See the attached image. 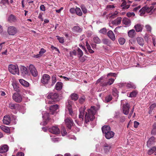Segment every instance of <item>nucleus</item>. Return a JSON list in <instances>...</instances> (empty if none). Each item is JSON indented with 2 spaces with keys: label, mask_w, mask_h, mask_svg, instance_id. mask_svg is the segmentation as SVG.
Instances as JSON below:
<instances>
[{
  "label": "nucleus",
  "mask_w": 156,
  "mask_h": 156,
  "mask_svg": "<svg viewBox=\"0 0 156 156\" xmlns=\"http://www.w3.org/2000/svg\"><path fill=\"white\" fill-rule=\"evenodd\" d=\"M95 107L91 106L90 109L88 110V112L86 113L85 115V122L87 123L89 121H92L95 119L94 115L95 111Z\"/></svg>",
  "instance_id": "1"
},
{
  "label": "nucleus",
  "mask_w": 156,
  "mask_h": 156,
  "mask_svg": "<svg viewBox=\"0 0 156 156\" xmlns=\"http://www.w3.org/2000/svg\"><path fill=\"white\" fill-rule=\"evenodd\" d=\"M59 97L58 94V93L54 92H51L48 94L47 98L48 99H51V100H49L48 101V104H53L55 101H57Z\"/></svg>",
  "instance_id": "2"
},
{
  "label": "nucleus",
  "mask_w": 156,
  "mask_h": 156,
  "mask_svg": "<svg viewBox=\"0 0 156 156\" xmlns=\"http://www.w3.org/2000/svg\"><path fill=\"white\" fill-rule=\"evenodd\" d=\"M154 8V6L153 5L151 6L150 7L147 6L144 7L140 10V15L143 16L146 12L147 13L151 12V13H153V10Z\"/></svg>",
  "instance_id": "3"
},
{
  "label": "nucleus",
  "mask_w": 156,
  "mask_h": 156,
  "mask_svg": "<svg viewBox=\"0 0 156 156\" xmlns=\"http://www.w3.org/2000/svg\"><path fill=\"white\" fill-rule=\"evenodd\" d=\"M29 69L31 74L33 76L35 77L37 76L38 75V72L33 65L32 64L30 65L29 66Z\"/></svg>",
  "instance_id": "4"
},
{
  "label": "nucleus",
  "mask_w": 156,
  "mask_h": 156,
  "mask_svg": "<svg viewBox=\"0 0 156 156\" xmlns=\"http://www.w3.org/2000/svg\"><path fill=\"white\" fill-rule=\"evenodd\" d=\"M10 73L13 75L19 74V68L17 65L10 64Z\"/></svg>",
  "instance_id": "5"
},
{
  "label": "nucleus",
  "mask_w": 156,
  "mask_h": 156,
  "mask_svg": "<svg viewBox=\"0 0 156 156\" xmlns=\"http://www.w3.org/2000/svg\"><path fill=\"white\" fill-rule=\"evenodd\" d=\"M50 79V76L48 74H44L41 79V83L44 85L47 84Z\"/></svg>",
  "instance_id": "6"
},
{
  "label": "nucleus",
  "mask_w": 156,
  "mask_h": 156,
  "mask_svg": "<svg viewBox=\"0 0 156 156\" xmlns=\"http://www.w3.org/2000/svg\"><path fill=\"white\" fill-rule=\"evenodd\" d=\"M49 131L54 134H58L60 133L59 129L57 126H53L48 128Z\"/></svg>",
  "instance_id": "7"
},
{
  "label": "nucleus",
  "mask_w": 156,
  "mask_h": 156,
  "mask_svg": "<svg viewBox=\"0 0 156 156\" xmlns=\"http://www.w3.org/2000/svg\"><path fill=\"white\" fill-rule=\"evenodd\" d=\"M12 98L14 101L17 103L21 102L22 100L21 95L18 92L15 93L13 94Z\"/></svg>",
  "instance_id": "8"
},
{
  "label": "nucleus",
  "mask_w": 156,
  "mask_h": 156,
  "mask_svg": "<svg viewBox=\"0 0 156 156\" xmlns=\"http://www.w3.org/2000/svg\"><path fill=\"white\" fill-rule=\"evenodd\" d=\"M130 108V105L128 103H126L123 104L122 106L123 113L125 115L128 114Z\"/></svg>",
  "instance_id": "9"
},
{
  "label": "nucleus",
  "mask_w": 156,
  "mask_h": 156,
  "mask_svg": "<svg viewBox=\"0 0 156 156\" xmlns=\"http://www.w3.org/2000/svg\"><path fill=\"white\" fill-rule=\"evenodd\" d=\"M65 122L67 127L69 129H71L72 126H73L74 124L72 119L70 118H68L65 120Z\"/></svg>",
  "instance_id": "10"
},
{
  "label": "nucleus",
  "mask_w": 156,
  "mask_h": 156,
  "mask_svg": "<svg viewBox=\"0 0 156 156\" xmlns=\"http://www.w3.org/2000/svg\"><path fill=\"white\" fill-rule=\"evenodd\" d=\"M114 80L113 79H109L107 81H103V83H101L100 86L102 87H105L108 85H111L113 83Z\"/></svg>",
  "instance_id": "11"
},
{
  "label": "nucleus",
  "mask_w": 156,
  "mask_h": 156,
  "mask_svg": "<svg viewBox=\"0 0 156 156\" xmlns=\"http://www.w3.org/2000/svg\"><path fill=\"white\" fill-rule=\"evenodd\" d=\"M12 79L13 80L12 81V85L14 90L16 92H18L20 90L19 84L16 83V79L15 78L12 77Z\"/></svg>",
  "instance_id": "12"
},
{
  "label": "nucleus",
  "mask_w": 156,
  "mask_h": 156,
  "mask_svg": "<svg viewBox=\"0 0 156 156\" xmlns=\"http://www.w3.org/2000/svg\"><path fill=\"white\" fill-rule=\"evenodd\" d=\"M58 108V106L57 105H55L50 106L49 107L50 114L54 115L56 112V110Z\"/></svg>",
  "instance_id": "13"
},
{
  "label": "nucleus",
  "mask_w": 156,
  "mask_h": 156,
  "mask_svg": "<svg viewBox=\"0 0 156 156\" xmlns=\"http://www.w3.org/2000/svg\"><path fill=\"white\" fill-rule=\"evenodd\" d=\"M105 138L107 139H109L113 137L115 133L112 131H110L104 134Z\"/></svg>",
  "instance_id": "14"
},
{
  "label": "nucleus",
  "mask_w": 156,
  "mask_h": 156,
  "mask_svg": "<svg viewBox=\"0 0 156 156\" xmlns=\"http://www.w3.org/2000/svg\"><path fill=\"white\" fill-rule=\"evenodd\" d=\"M107 35L108 37L112 41H114L115 39V36L111 30H110L107 32Z\"/></svg>",
  "instance_id": "15"
},
{
  "label": "nucleus",
  "mask_w": 156,
  "mask_h": 156,
  "mask_svg": "<svg viewBox=\"0 0 156 156\" xmlns=\"http://www.w3.org/2000/svg\"><path fill=\"white\" fill-rule=\"evenodd\" d=\"M9 147L6 145H4L0 147V153H2L6 152L9 150Z\"/></svg>",
  "instance_id": "16"
},
{
  "label": "nucleus",
  "mask_w": 156,
  "mask_h": 156,
  "mask_svg": "<svg viewBox=\"0 0 156 156\" xmlns=\"http://www.w3.org/2000/svg\"><path fill=\"white\" fill-rule=\"evenodd\" d=\"M102 133L103 134L111 131V128L109 126L105 125L103 126L101 128Z\"/></svg>",
  "instance_id": "17"
},
{
  "label": "nucleus",
  "mask_w": 156,
  "mask_h": 156,
  "mask_svg": "<svg viewBox=\"0 0 156 156\" xmlns=\"http://www.w3.org/2000/svg\"><path fill=\"white\" fill-rule=\"evenodd\" d=\"M136 41L138 44L141 46L143 47L144 44V39L141 37H138L136 38Z\"/></svg>",
  "instance_id": "18"
},
{
  "label": "nucleus",
  "mask_w": 156,
  "mask_h": 156,
  "mask_svg": "<svg viewBox=\"0 0 156 156\" xmlns=\"http://www.w3.org/2000/svg\"><path fill=\"white\" fill-rule=\"evenodd\" d=\"M143 25L140 24H138L135 25L134 28L137 32H140L142 31Z\"/></svg>",
  "instance_id": "19"
},
{
  "label": "nucleus",
  "mask_w": 156,
  "mask_h": 156,
  "mask_svg": "<svg viewBox=\"0 0 156 156\" xmlns=\"http://www.w3.org/2000/svg\"><path fill=\"white\" fill-rule=\"evenodd\" d=\"M3 122V123L6 125H9L10 123V116L5 115L4 116Z\"/></svg>",
  "instance_id": "20"
},
{
  "label": "nucleus",
  "mask_w": 156,
  "mask_h": 156,
  "mask_svg": "<svg viewBox=\"0 0 156 156\" xmlns=\"http://www.w3.org/2000/svg\"><path fill=\"white\" fill-rule=\"evenodd\" d=\"M111 148V146L107 144H105L103 147V149L105 153H107L110 151Z\"/></svg>",
  "instance_id": "21"
},
{
  "label": "nucleus",
  "mask_w": 156,
  "mask_h": 156,
  "mask_svg": "<svg viewBox=\"0 0 156 156\" xmlns=\"http://www.w3.org/2000/svg\"><path fill=\"white\" fill-rule=\"evenodd\" d=\"M19 81L22 85L25 87H28L29 86V83L23 79H20Z\"/></svg>",
  "instance_id": "22"
},
{
  "label": "nucleus",
  "mask_w": 156,
  "mask_h": 156,
  "mask_svg": "<svg viewBox=\"0 0 156 156\" xmlns=\"http://www.w3.org/2000/svg\"><path fill=\"white\" fill-rule=\"evenodd\" d=\"M21 72L23 76H24L28 73V71L26 67L22 66L20 68Z\"/></svg>",
  "instance_id": "23"
},
{
  "label": "nucleus",
  "mask_w": 156,
  "mask_h": 156,
  "mask_svg": "<svg viewBox=\"0 0 156 156\" xmlns=\"http://www.w3.org/2000/svg\"><path fill=\"white\" fill-rule=\"evenodd\" d=\"M122 19V18L121 17H118L112 22V23L116 25H119L121 23Z\"/></svg>",
  "instance_id": "24"
},
{
  "label": "nucleus",
  "mask_w": 156,
  "mask_h": 156,
  "mask_svg": "<svg viewBox=\"0 0 156 156\" xmlns=\"http://www.w3.org/2000/svg\"><path fill=\"white\" fill-rule=\"evenodd\" d=\"M155 140V138L154 136H151L147 141V145L148 147H150L153 144Z\"/></svg>",
  "instance_id": "25"
},
{
  "label": "nucleus",
  "mask_w": 156,
  "mask_h": 156,
  "mask_svg": "<svg viewBox=\"0 0 156 156\" xmlns=\"http://www.w3.org/2000/svg\"><path fill=\"white\" fill-rule=\"evenodd\" d=\"M0 127L1 129L5 132L6 133H10V128L9 127L2 125L0 126Z\"/></svg>",
  "instance_id": "26"
},
{
  "label": "nucleus",
  "mask_w": 156,
  "mask_h": 156,
  "mask_svg": "<svg viewBox=\"0 0 156 156\" xmlns=\"http://www.w3.org/2000/svg\"><path fill=\"white\" fill-rule=\"evenodd\" d=\"M122 23L123 24L128 26L130 25L131 21L129 19L125 17L122 20Z\"/></svg>",
  "instance_id": "27"
},
{
  "label": "nucleus",
  "mask_w": 156,
  "mask_h": 156,
  "mask_svg": "<svg viewBox=\"0 0 156 156\" xmlns=\"http://www.w3.org/2000/svg\"><path fill=\"white\" fill-rule=\"evenodd\" d=\"M17 32V29L14 27H10V35H13Z\"/></svg>",
  "instance_id": "28"
},
{
  "label": "nucleus",
  "mask_w": 156,
  "mask_h": 156,
  "mask_svg": "<svg viewBox=\"0 0 156 156\" xmlns=\"http://www.w3.org/2000/svg\"><path fill=\"white\" fill-rule=\"evenodd\" d=\"M84 110L83 108H81L80 110V114L79 115V117L81 121H83V119Z\"/></svg>",
  "instance_id": "29"
},
{
  "label": "nucleus",
  "mask_w": 156,
  "mask_h": 156,
  "mask_svg": "<svg viewBox=\"0 0 156 156\" xmlns=\"http://www.w3.org/2000/svg\"><path fill=\"white\" fill-rule=\"evenodd\" d=\"M62 83L61 82H57L55 86V89L58 90H61L62 88Z\"/></svg>",
  "instance_id": "30"
},
{
  "label": "nucleus",
  "mask_w": 156,
  "mask_h": 156,
  "mask_svg": "<svg viewBox=\"0 0 156 156\" xmlns=\"http://www.w3.org/2000/svg\"><path fill=\"white\" fill-rule=\"evenodd\" d=\"M128 34L129 37L131 38H133L136 34V33L134 29H132L129 31Z\"/></svg>",
  "instance_id": "31"
},
{
  "label": "nucleus",
  "mask_w": 156,
  "mask_h": 156,
  "mask_svg": "<svg viewBox=\"0 0 156 156\" xmlns=\"http://www.w3.org/2000/svg\"><path fill=\"white\" fill-rule=\"evenodd\" d=\"M9 5L8 0H2L1 2V5L3 8H5L7 5Z\"/></svg>",
  "instance_id": "32"
},
{
  "label": "nucleus",
  "mask_w": 156,
  "mask_h": 156,
  "mask_svg": "<svg viewBox=\"0 0 156 156\" xmlns=\"http://www.w3.org/2000/svg\"><path fill=\"white\" fill-rule=\"evenodd\" d=\"M72 30L74 32L80 33L82 32V30L79 26H75L73 28Z\"/></svg>",
  "instance_id": "33"
},
{
  "label": "nucleus",
  "mask_w": 156,
  "mask_h": 156,
  "mask_svg": "<svg viewBox=\"0 0 156 156\" xmlns=\"http://www.w3.org/2000/svg\"><path fill=\"white\" fill-rule=\"evenodd\" d=\"M126 86L128 88L135 89L136 87L135 85L133 83L129 82L126 83Z\"/></svg>",
  "instance_id": "34"
},
{
  "label": "nucleus",
  "mask_w": 156,
  "mask_h": 156,
  "mask_svg": "<svg viewBox=\"0 0 156 156\" xmlns=\"http://www.w3.org/2000/svg\"><path fill=\"white\" fill-rule=\"evenodd\" d=\"M44 119H46V121H45L44 122V125H46L47 124V123L46 121L49 120V115L48 113H46L44 114V115L43 116Z\"/></svg>",
  "instance_id": "35"
},
{
  "label": "nucleus",
  "mask_w": 156,
  "mask_h": 156,
  "mask_svg": "<svg viewBox=\"0 0 156 156\" xmlns=\"http://www.w3.org/2000/svg\"><path fill=\"white\" fill-rule=\"evenodd\" d=\"M71 97L72 100L76 101L78 98V96L76 94L73 93L71 94Z\"/></svg>",
  "instance_id": "36"
},
{
  "label": "nucleus",
  "mask_w": 156,
  "mask_h": 156,
  "mask_svg": "<svg viewBox=\"0 0 156 156\" xmlns=\"http://www.w3.org/2000/svg\"><path fill=\"white\" fill-rule=\"evenodd\" d=\"M17 17L12 14L10 15V22H16L18 20Z\"/></svg>",
  "instance_id": "37"
},
{
  "label": "nucleus",
  "mask_w": 156,
  "mask_h": 156,
  "mask_svg": "<svg viewBox=\"0 0 156 156\" xmlns=\"http://www.w3.org/2000/svg\"><path fill=\"white\" fill-rule=\"evenodd\" d=\"M75 12L76 14L79 16H81L82 15V12L79 8L76 7V8Z\"/></svg>",
  "instance_id": "38"
},
{
  "label": "nucleus",
  "mask_w": 156,
  "mask_h": 156,
  "mask_svg": "<svg viewBox=\"0 0 156 156\" xmlns=\"http://www.w3.org/2000/svg\"><path fill=\"white\" fill-rule=\"evenodd\" d=\"M16 118L15 116L12 115H10V122L11 121L12 124H16Z\"/></svg>",
  "instance_id": "39"
},
{
  "label": "nucleus",
  "mask_w": 156,
  "mask_h": 156,
  "mask_svg": "<svg viewBox=\"0 0 156 156\" xmlns=\"http://www.w3.org/2000/svg\"><path fill=\"white\" fill-rule=\"evenodd\" d=\"M102 41L104 44L107 45L108 46H109L111 44L110 41L107 39H104L102 40Z\"/></svg>",
  "instance_id": "40"
},
{
  "label": "nucleus",
  "mask_w": 156,
  "mask_h": 156,
  "mask_svg": "<svg viewBox=\"0 0 156 156\" xmlns=\"http://www.w3.org/2000/svg\"><path fill=\"white\" fill-rule=\"evenodd\" d=\"M137 94V92L136 90H133L130 94L129 97L131 98L135 97Z\"/></svg>",
  "instance_id": "41"
},
{
  "label": "nucleus",
  "mask_w": 156,
  "mask_h": 156,
  "mask_svg": "<svg viewBox=\"0 0 156 156\" xmlns=\"http://www.w3.org/2000/svg\"><path fill=\"white\" fill-rule=\"evenodd\" d=\"M57 81L56 78L55 76H53L51 77V86H53Z\"/></svg>",
  "instance_id": "42"
},
{
  "label": "nucleus",
  "mask_w": 156,
  "mask_h": 156,
  "mask_svg": "<svg viewBox=\"0 0 156 156\" xmlns=\"http://www.w3.org/2000/svg\"><path fill=\"white\" fill-rule=\"evenodd\" d=\"M156 151V148L155 147H153L148 151V153L149 154L151 155L154 153Z\"/></svg>",
  "instance_id": "43"
},
{
  "label": "nucleus",
  "mask_w": 156,
  "mask_h": 156,
  "mask_svg": "<svg viewBox=\"0 0 156 156\" xmlns=\"http://www.w3.org/2000/svg\"><path fill=\"white\" fill-rule=\"evenodd\" d=\"M19 105V104H10V108L14 109H17L18 108Z\"/></svg>",
  "instance_id": "44"
},
{
  "label": "nucleus",
  "mask_w": 156,
  "mask_h": 156,
  "mask_svg": "<svg viewBox=\"0 0 156 156\" xmlns=\"http://www.w3.org/2000/svg\"><path fill=\"white\" fill-rule=\"evenodd\" d=\"M93 40L94 42L97 44H99L101 42V40L97 37H94L93 38Z\"/></svg>",
  "instance_id": "45"
},
{
  "label": "nucleus",
  "mask_w": 156,
  "mask_h": 156,
  "mask_svg": "<svg viewBox=\"0 0 156 156\" xmlns=\"http://www.w3.org/2000/svg\"><path fill=\"white\" fill-rule=\"evenodd\" d=\"M112 99V96L111 95L107 96L105 98V102H108L110 101Z\"/></svg>",
  "instance_id": "46"
},
{
  "label": "nucleus",
  "mask_w": 156,
  "mask_h": 156,
  "mask_svg": "<svg viewBox=\"0 0 156 156\" xmlns=\"http://www.w3.org/2000/svg\"><path fill=\"white\" fill-rule=\"evenodd\" d=\"M119 44L121 45H123L125 42V39L122 37H120L119 39Z\"/></svg>",
  "instance_id": "47"
},
{
  "label": "nucleus",
  "mask_w": 156,
  "mask_h": 156,
  "mask_svg": "<svg viewBox=\"0 0 156 156\" xmlns=\"http://www.w3.org/2000/svg\"><path fill=\"white\" fill-rule=\"evenodd\" d=\"M80 7L81 8V9L83 11V12L84 13L86 14L87 12V10L86 8L83 5H81Z\"/></svg>",
  "instance_id": "48"
},
{
  "label": "nucleus",
  "mask_w": 156,
  "mask_h": 156,
  "mask_svg": "<svg viewBox=\"0 0 156 156\" xmlns=\"http://www.w3.org/2000/svg\"><path fill=\"white\" fill-rule=\"evenodd\" d=\"M112 93L113 95L115 96H118V92L115 88L113 89Z\"/></svg>",
  "instance_id": "49"
},
{
  "label": "nucleus",
  "mask_w": 156,
  "mask_h": 156,
  "mask_svg": "<svg viewBox=\"0 0 156 156\" xmlns=\"http://www.w3.org/2000/svg\"><path fill=\"white\" fill-rule=\"evenodd\" d=\"M100 33L102 34H106L107 33V30L105 28H103L101 29L99 31Z\"/></svg>",
  "instance_id": "50"
},
{
  "label": "nucleus",
  "mask_w": 156,
  "mask_h": 156,
  "mask_svg": "<svg viewBox=\"0 0 156 156\" xmlns=\"http://www.w3.org/2000/svg\"><path fill=\"white\" fill-rule=\"evenodd\" d=\"M56 37L61 43H63L64 42V40L63 37H60L58 36H56Z\"/></svg>",
  "instance_id": "51"
},
{
  "label": "nucleus",
  "mask_w": 156,
  "mask_h": 156,
  "mask_svg": "<svg viewBox=\"0 0 156 156\" xmlns=\"http://www.w3.org/2000/svg\"><path fill=\"white\" fill-rule=\"evenodd\" d=\"M77 53L78 55H79V57H80L83 55V52L82 50L79 48L77 49Z\"/></svg>",
  "instance_id": "52"
},
{
  "label": "nucleus",
  "mask_w": 156,
  "mask_h": 156,
  "mask_svg": "<svg viewBox=\"0 0 156 156\" xmlns=\"http://www.w3.org/2000/svg\"><path fill=\"white\" fill-rule=\"evenodd\" d=\"M145 27L147 31L149 32H151L152 28L150 25H147L145 26Z\"/></svg>",
  "instance_id": "53"
},
{
  "label": "nucleus",
  "mask_w": 156,
  "mask_h": 156,
  "mask_svg": "<svg viewBox=\"0 0 156 156\" xmlns=\"http://www.w3.org/2000/svg\"><path fill=\"white\" fill-rule=\"evenodd\" d=\"M61 132L62 133V135L63 136L65 135L67 133V132L64 127H63L62 128Z\"/></svg>",
  "instance_id": "54"
},
{
  "label": "nucleus",
  "mask_w": 156,
  "mask_h": 156,
  "mask_svg": "<svg viewBox=\"0 0 156 156\" xmlns=\"http://www.w3.org/2000/svg\"><path fill=\"white\" fill-rule=\"evenodd\" d=\"M135 14L133 12H128L127 13L126 15L128 17H130L132 16H134Z\"/></svg>",
  "instance_id": "55"
},
{
  "label": "nucleus",
  "mask_w": 156,
  "mask_h": 156,
  "mask_svg": "<svg viewBox=\"0 0 156 156\" xmlns=\"http://www.w3.org/2000/svg\"><path fill=\"white\" fill-rule=\"evenodd\" d=\"M139 123L136 121H135L134 122V127L135 128H137L139 125Z\"/></svg>",
  "instance_id": "56"
},
{
  "label": "nucleus",
  "mask_w": 156,
  "mask_h": 156,
  "mask_svg": "<svg viewBox=\"0 0 156 156\" xmlns=\"http://www.w3.org/2000/svg\"><path fill=\"white\" fill-rule=\"evenodd\" d=\"M156 107V104H152L149 107L150 109L153 110L154 108Z\"/></svg>",
  "instance_id": "57"
},
{
  "label": "nucleus",
  "mask_w": 156,
  "mask_h": 156,
  "mask_svg": "<svg viewBox=\"0 0 156 156\" xmlns=\"http://www.w3.org/2000/svg\"><path fill=\"white\" fill-rule=\"evenodd\" d=\"M51 48L52 49V50H55V51H58V53H60L59 49L58 48H57L56 47H54L53 46H51Z\"/></svg>",
  "instance_id": "58"
},
{
  "label": "nucleus",
  "mask_w": 156,
  "mask_h": 156,
  "mask_svg": "<svg viewBox=\"0 0 156 156\" xmlns=\"http://www.w3.org/2000/svg\"><path fill=\"white\" fill-rule=\"evenodd\" d=\"M103 80V78L102 77L100 78L99 79H98L96 83V84H98V83H100V84H101V83H103V81H101Z\"/></svg>",
  "instance_id": "59"
},
{
  "label": "nucleus",
  "mask_w": 156,
  "mask_h": 156,
  "mask_svg": "<svg viewBox=\"0 0 156 156\" xmlns=\"http://www.w3.org/2000/svg\"><path fill=\"white\" fill-rule=\"evenodd\" d=\"M46 51V50L44 49L43 48H42L41 49L40 51H39V53L40 54V55H42L44 54Z\"/></svg>",
  "instance_id": "60"
},
{
  "label": "nucleus",
  "mask_w": 156,
  "mask_h": 156,
  "mask_svg": "<svg viewBox=\"0 0 156 156\" xmlns=\"http://www.w3.org/2000/svg\"><path fill=\"white\" fill-rule=\"evenodd\" d=\"M109 76L115 77L116 76V74L115 73H108L107 75V76Z\"/></svg>",
  "instance_id": "61"
},
{
  "label": "nucleus",
  "mask_w": 156,
  "mask_h": 156,
  "mask_svg": "<svg viewBox=\"0 0 156 156\" xmlns=\"http://www.w3.org/2000/svg\"><path fill=\"white\" fill-rule=\"evenodd\" d=\"M76 9L74 8H71L70 9V12L71 13L74 14L75 12Z\"/></svg>",
  "instance_id": "62"
},
{
  "label": "nucleus",
  "mask_w": 156,
  "mask_h": 156,
  "mask_svg": "<svg viewBox=\"0 0 156 156\" xmlns=\"http://www.w3.org/2000/svg\"><path fill=\"white\" fill-rule=\"evenodd\" d=\"M16 156H24V154L21 152H19L16 154Z\"/></svg>",
  "instance_id": "63"
},
{
  "label": "nucleus",
  "mask_w": 156,
  "mask_h": 156,
  "mask_svg": "<svg viewBox=\"0 0 156 156\" xmlns=\"http://www.w3.org/2000/svg\"><path fill=\"white\" fill-rule=\"evenodd\" d=\"M40 9L42 11H45V7L43 5H41L40 6Z\"/></svg>",
  "instance_id": "64"
}]
</instances>
